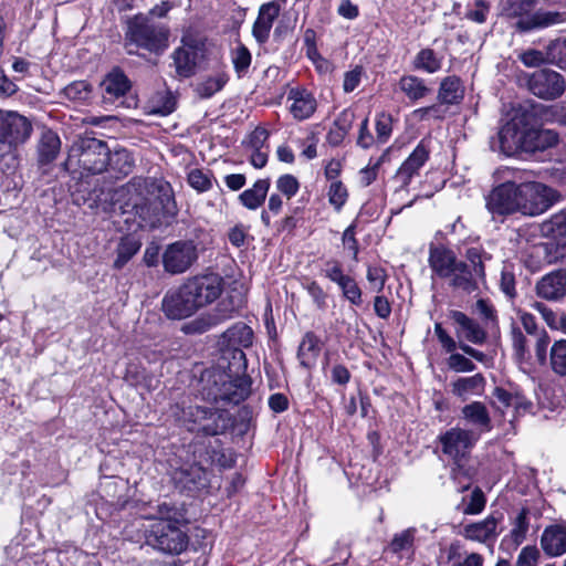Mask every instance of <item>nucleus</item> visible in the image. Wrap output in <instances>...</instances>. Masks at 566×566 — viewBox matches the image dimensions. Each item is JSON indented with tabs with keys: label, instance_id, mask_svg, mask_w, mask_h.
I'll return each mask as SVG.
<instances>
[{
	"label": "nucleus",
	"instance_id": "nucleus-26",
	"mask_svg": "<svg viewBox=\"0 0 566 566\" xmlns=\"http://www.w3.org/2000/svg\"><path fill=\"white\" fill-rule=\"evenodd\" d=\"M460 260L454 252L442 245L431 247L429 252V265L432 272L440 279H446Z\"/></svg>",
	"mask_w": 566,
	"mask_h": 566
},
{
	"label": "nucleus",
	"instance_id": "nucleus-41",
	"mask_svg": "<svg viewBox=\"0 0 566 566\" xmlns=\"http://www.w3.org/2000/svg\"><path fill=\"white\" fill-rule=\"evenodd\" d=\"M176 101L168 92H158L150 99L148 109L150 114L169 115L175 111Z\"/></svg>",
	"mask_w": 566,
	"mask_h": 566
},
{
	"label": "nucleus",
	"instance_id": "nucleus-27",
	"mask_svg": "<svg viewBox=\"0 0 566 566\" xmlns=\"http://www.w3.org/2000/svg\"><path fill=\"white\" fill-rule=\"evenodd\" d=\"M462 418L475 427L474 431L480 434L490 432L493 428L492 420L486 406L481 401H473L461 409Z\"/></svg>",
	"mask_w": 566,
	"mask_h": 566
},
{
	"label": "nucleus",
	"instance_id": "nucleus-61",
	"mask_svg": "<svg viewBox=\"0 0 566 566\" xmlns=\"http://www.w3.org/2000/svg\"><path fill=\"white\" fill-rule=\"evenodd\" d=\"M276 188L287 197V199H291L296 195L300 188V184L297 179L293 175H283L276 180Z\"/></svg>",
	"mask_w": 566,
	"mask_h": 566
},
{
	"label": "nucleus",
	"instance_id": "nucleus-45",
	"mask_svg": "<svg viewBox=\"0 0 566 566\" xmlns=\"http://www.w3.org/2000/svg\"><path fill=\"white\" fill-rule=\"evenodd\" d=\"M92 93V86L86 81H74L63 88V95L73 102L83 103Z\"/></svg>",
	"mask_w": 566,
	"mask_h": 566
},
{
	"label": "nucleus",
	"instance_id": "nucleus-17",
	"mask_svg": "<svg viewBox=\"0 0 566 566\" xmlns=\"http://www.w3.org/2000/svg\"><path fill=\"white\" fill-rule=\"evenodd\" d=\"M520 321L523 329L534 340V350L538 364L545 365L547 360V348L551 342L547 332L538 327L535 317L530 313H520Z\"/></svg>",
	"mask_w": 566,
	"mask_h": 566
},
{
	"label": "nucleus",
	"instance_id": "nucleus-56",
	"mask_svg": "<svg viewBox=\"0 0 566 566\" xmlns=\"http://www.w3.org/2000/svg\"><path fill=\"white\" fill-rule=\"evenodd\" d=\"M415 533L416 530L411 527L396 534L390 542V551L394 553H400L411 548L415 539Z\"/></svg>",
	"mask_w": 566,
	"mask_h": 566
},
{
	"label": "nucleus",
	"instance_id": "nucleus-43",
	"mask_svg": "<svg viewBox=\"0 0 566 566\" xmlns=\"http://www.w3.org/2000/svg\"><path fill=\"white\" fill-rule=\"evenodd\" d=\"M465 258L475 277L483 281L485 277L484 261L491 259L490 254L479 248H469L465 252Z\"/></svg>",
	"mask_w": 566,
	"mask_h": 566
},
{
	"label": "nucleus",
	"instance_id": "nucleus-20",
	"mask_svg": "<svg viewBox=\"0 0 566 566\" xmlns=\"http://www.w3.org/2000/svg\"><path fill=\"white\" fill-rule=\"evenodd\" d=\"M290 112L297 120L310 118L317 108V102L314 95L305 88H291L287 94Z\"/></svg>",
	"mask_w": 566,
	"mask_h": 566
},
{
	"label": "nucleus",
	"instance_id": "nucleus-15",
	"mask_svg": "<svg viewBox=\"0 0 566 566\" xmlns=\"http://www.w3.org/2000/svg\"><path fill=\"white\" fill-rule=\"evenodd\" d=\"M189 291L182 284L176 290L168 291L161 302L165 315L170 319H184L198 311Z\"/></svg>",
	"mask_w": 566,
	"mask_h": 566
},
{
	"label": "nucleus",
	"instance_id": "nucleus-58",
	"mask_svg": "<svg viewBox=\"0 0 566 566\" xmlns=\"http://www.w3.org/2000/svg\"><path fill=\"white\" fill-rule=\"evenodd\" d=\"M181 516V512L176 505L163 502L157 505V515L155 521H167L177 524Z\"/></svg>",
	"mask_w": 566,
	"mask_h": 566
},
{
	"label": "nucleus",
	"instance_id": "nucleus-18",
	"mask_svg": "<svg viewBox=\"0 0 566 566\" xmlns=\"http://www.w3.org/2000/svg\"><path fill=\"white\" fill-rule=\"evenodd\" d=\"M450 318L455 323V335L459 339L464 338L465 340L482 345L486 340V332L484 328L473 318L469 317L461 311H451L449 314Z\"/></svg>",
	"mask_w": 566,
	"mask_h": 566
},
{
	"label": "nucleus",
	"instance_id": "nucleus-34",
	"mask_svg": "<svg viewBox=\"0 0 566 566\" xmlns=\"http://www.w3.org/2000/svg\"><path fill=\"white\" fill-rule=\"evenodd\" d=\"M499 150L505 156H512L520 147L521 134L517 125L505 124L497 133Z\"/></svg>",
	"mask_w": 566,
	"mask_h": 566
},
{
	"label": "nucleus",
	"instance_id": "nucleus-59",
	"mask_svg": "<svg viewBox=\"0 0 566 566\" xmlns=\"http://www.w3.org/2000/svg\"><path fill=\"white\" fill-rule=\"evenodd\" d=\"M356 144L363 149H369L378 145L376 136H374L369 129L368 117H365L359 125Z\"/></svg>",
	"mask_w": 566,
	"mask_h": 566
},
{
	"label": "nucleus",
	"instance_id": "nucleus-1",
	"mask_svg": "<svg viewBox=\"0 0 566 566\" xmlns=\"http://www.w3.org/2000/svg\"><path fill=\"white\" fill-rule=\"evenodd\" d=\"M116 196L124 203V212H134L142 227L156 228L178 212L171 186L163 179L135 177Z\"/></svg>",
	"mask_w": 566,
	"mask_h": 566
},
{
	"label": "nucleus",
	"instance_id": "nucleus-63",
	"mask_svg": "<svg viewBox=\"0 0 566 566\" xmlns=\"http://www.w3.org/2000/svg\"><path fill=\"white\" fill-rule=\"evenodd\" d=\"M324 275L337 285L347 276L343 272L342 264L337 260H328L325 262Z\"/></svg>",
	"mask_w": 566,
	"mask_h": 566
},
{
	"label": "nucleus",
	"instance_id": "nucleus-47",
	"mask_svg": "<svg viewBox=\"0 0 566 566\" xmlns=\"http://www.w3.org/2000/svg\"><path fill=\"white\" fill-rule=\"evenodd\" d=\"M318 338L317 336L312 333L307 332L298 346V357L301 358V361L303 365L306 364V359H314L318 353H319V346H318Z\"/></svg>",
	"mask_w": 566,
	"mask_h": 566
},
{
	"label": "nucleus",
	"instance_id": "nucleus-51",
	"mask_svg": "<svg viewBox=\"0 0 566 566\" xmlns=\"http://www.w3.org/2000/svg\"><path fill=\"white\" fill-rule=\"evenodd\" d=\"M188 184L191 188L199 192H205L212 187V175L202 169H191L187 177Z\"/></svg>",
	"mask_w": 566,
	"mask_h": 566
},
{
	"label": "nucleus",
	"instance_id": "nucleus-44",
	"mask_svg": "<svg viewBox=\"0 0 566 566\" xmlns=\"http://www.w3.org/2000/svg\"><path fill=\"white\" fill-rule=\"evenodd\" d=\"M250 394V381L247 378H238L229 384L222 398L232 403H239Z\"/></svg>",
	"mask_w": 566,
	"mask_h": 566
},
{
	"label": "nucleus",
	"instance_id": "nucleus-12",
	"mask_svg": "<svg viewBox=\"0 0 566 566\" xmlns=\"http://www.w3.org/2000/svg\"><path fill=\"white\" fill-rule=\"evenodd\" d=\"M486 208L493 214L521 212L520 185L505 180L495 187L486 198Z\"/></svg>",
	"mask_w": 566,
	"mask_h": 566
},
{
	"label": "nucleus",
	"instance_id": "nucleus-32",
	"mask_svg": "<svg viewBox=\"0 0 566 566\" xmlns=\"http://www.w3.org/2000/svg\"><path fill=\"white\" fill-rule=\"evenodd\" d=\"M61 140L56 133L51 129L42 132L38 145V160L40 165L51 164L59 155Z\"/></svg>",
	"mask_w": 566,
	"mask_h": 566
},
{
	"label": "nucleus",
	"instance_id": "nucleus-8",
	"mask_svg": "<svg viewBox=\"0 0 566 566\" xmlns=\"http://www.w3.org/2000/svg\"><path fill=\"white\" fill-rule=\"evenodd\" d=\"M197 259V248L192 241H176L168 244L161 255L164 270L172 275L187 272Z\"/></svg>",
	"mask_w": 566,
	"mask_h": 566
},
{
	"label": "nucleus",
	"instance_id": "nucleus-54",
	"mask_svg": "<svg viewBox=\"0 0 566 566\" xmlns=\"http://www.w3.org/2000/svg\"><path fill=\"white\" fill-rule=\"evenodd\" d=\"M527 513L528 511L523 509L516 516L511 530L510 537L515 545H520L526 537L528 531Z\"/></svg>",
	"mask_w": 566,
	"mask_h": 566
},
{
	"label": "nucleus",
	"instance_id": "nucleus-36",
	"mask_svg": "<svg viewBox=\"0 0 566 566\" xmlns=\"http://www.w3.org/2000/svg\"><path fill=\"white\" fill-rule=\"evenodd\" d=\"M228 81L229 75L226 72H218L200 82L196 87V92L201 98H210L221 91Z\"/></svg>",
	"mask_w": 566,
	"mask_h": 566
},
{
	"label": "nucleus",
	"instance_id": "nucleus-62",
	"mask_svg": "<svg viewBox=\"0 0 566 566\" xmlns=\"http://www.w3.org/2000/svg\"><path fill=\"white\" fill-rule=\"evenodd\" d=\"M367 280L373 289L379 293L384 290L387 280L386 271L380 266H368Z\"/></svg>",
	"mask_w": 566,
	"mask_h": 566
},
{
	"label": "nucleus",
	"instance_id": "nucleus-6",
	"mask_svg": "<svg viewBox=\"0 0 566 566\" xmlns=\"http://www.w3.org/2000/svg\"><path fill=\"white\" fill-rule=\"evenodd\" d=\"M526 85L533 95L545 101L560 97L566 90L563 75L551 69H541L527 74Z\"/></svg>",
	"mask_w": 566,
	"mask_h": 566
},
{
	"label": "nucleus",
	"instance_id": "nucleus-39",
	"mask_svg": "<svg viewBox=\"0 0 566 566\" xmlns=\"http://www.w3.org/2000/svg\"><path fill=\"white\" fill-rule=\"evenodd\" d=\"M474 474V469L467 464V460L454 461V465L451 470V478L458 485L459 492L469 490Z\"/></svg>",
	"mask_w": 566,
	"mask_h": 566
},
{
	"label": "nucleus",
	"instance_id": "nucleus-55",
	"mask_svg": "<svg viewBox=\"0 0 566 566\" xmlns=\"http://www.w3.org/2000/svg\"><path fill=\"white\" fill-rule=\"evenodd\" d=\"M486 499L481 489L475 488L470 496L468 503H464L462 513L465 515L480 514L485 507Z\"/></svg>",
	"mask_w": 566,
	"mask_h": 566
},
{
	"label": "nucleus",
	"instance_id": "nucleus-53",
	"mask_svg": "<svg viewBox=\"0 0 566 566\" xmlns=\"http://www.w3.org/2000/svg\"><path fill=\"white\" fill-rule=\"evenodd\" d=\"M328 201L336 211H340L348 198L347 188L339 180H335L328 188Z\"/></svg>",
	"mask_w": 566,
	"mask_h": 566
},
{
	"label": "nucleus",
	"instance_id": "nucleus-22",
	"mask_svg": "<svg viewBox=\"0 0 566 566\" xmlns=\"http://www.w3.org/2000/svg\"><path fill=\"white\" fill-rule=\"evenodd\" d=\"M536 292L548 301L563 298L566 295V271L558 270L543 276L536 285Z\"/></svg>",
	"mask_w": 566,
	"mask_h": 566
},
{
	"label": "nucleus",
	"instance_id": "nucleus-14",
	"mask_svg": "<svg viewBox=\"0 0 566 566\" xmlns=\"http://www.w3.org/2000/svg\"><path fill=\"white\" fill-rule=\"evenodd\" d=\"M495 400L493 407L499 410L503 416L509 409L513 411V422L516 418L534 412V403L528 399L524 392L518 388L504 389L496 387L493 391Z\"/></svg>",
	"mask_w": 566,
	"mask_h": 566
},
{
	"label": "nucleus",
	"instance_id": "nucleus-11",
	"mask_svg": "<svg viewBox=\"0 0 566 566\" xmlns=\"http://www.w3.org/2000/svg\"><path fill=\"white\" fill-rule=\"evenodd\" d=\"M479 439L478 431L455 427L440 436V443L444 454L452 458L453 461H459L467 460Z\"/></svg>",
	"mask_w": 566,
	"mask_h": 566
},
{
	"label": "nucleus",
	"instance_id": "nucleus-25",
	"mask_svg": "<svg viewBox=\"0 0 566 566\" xmlns=\"http://www.w3.org/2000/svg\"><path fill=\"white\" fill-rule=\"evenodd\" d=\"M444 280L448 281L449 286L453 290L462 291L468 294L478 290V282L480 281L472 273L470 265L464 261H459L457 266L452 269Z\"/></svg>",
	"mask_w": 566,
	"mask_h": 566
},
{
	"label": "nucleus",
	"instance_id": "nucleus-49",
	"mask_svg": "<svg viewBox=\"0 0 566 566\" xmlns=\"http://www.w3.org/2000/svg\"><path fill=\"white\" fill-rule=\"evenodd\" d=\"M113 169L122 175H128L135 165L132 154L126 149L116 150L113 156L109 155V164Z\"/></svg>",
	"mask_w": 566,
	"mask_h": 566
},
{
	"label": "nucleus",
	"instance_id": "nucleus-2",
	"mask_svg": "<svg viewBox=\"0 0 566 566\" xmlns=\"http://www.w3.org/2000/svg\"><path fill=\"white\" fill-rule=\"evenodd\" d=\"M536 4L537 0H502L500 14L521 33L566 22V12L534 11Z\"/></svg>",
	"mask_w": 566,
	"mask_h": 566
},
{
	"label": "nucleus",
	"instance_id": "nucleus-16",
	"mask_svg": "<svg viewBox=\"0 0 566 566\" xmlns=\"http://www.w3.org/2000/svg\"><path fill=\"white\" fill-rule=\"evenodd\" d=\"M503 521V514L494 512L483 521L470 523L463 526L462 535L470 541L485 543L494 541L497 535V526Z\"/></svg>",
	"mask_w": 566,
	"mask_h": 566
},
{
	"label": "nucleus",
	"instance_id": "nucleus-13",
	"mask_svg": "<svg viewBox=\"0 0 566 566\" xmlns=\"http://www.w3.org/2000/svg\"><path fill=\"white\" fill-rule=\"evenodd\" d=\"M429 155L430 149L427 143L421 140L392 177V181L397 185L395 195L407 191L412 179L419 176L420 169L429 159Z\"/></svg>",
	"mask_w": 566,
	"mask_h": 566
},
{
	"label": "nucleus",
	"instance_id": "nucleus-24",
	"mask_svg": "<svg viewBox=\"0 0 566 566\" xmlns=\"http://www.w3.org/2000/svg\"><path fill=\"white\" fill-rule=\"evenodd\" d=\"M541 546L549 557L562 556L566 553V526L551 525L541 537Z\"/></svg>",
	"mask_w": 566,
	"mask_h": 566
},
{
	"label": "nucleus",
	"instance_id": "nucleus-40",
	"mask_svg": "<svg viewBox=\"0 0 566 566\" xmlns=\"http://www.w3.org/2000/svg\"><path fill=\"white\" fill-rule=\"evenodd\" d=\"M549 366L554 374L566 377V339L557 340L551 347Z\"/></svg>",
	"mask_w": 566,
	"mask_h": 566
},
{
	"label": "nucleus",
	"instance_id": "nucleus-4",
	"mask_svg": "<svg viewBox=\"0 0 566 566\" xmlns=\"http://www.w3.org/2000/svg\"><path fill=\"white\" fill-rule=\"evenodd\" d=\"M125 31L126 46L135 45L151 53H160L168 46V29L145 14H136L127 20ZM128 53H133L128 49Z\"/></svg>",
	"mask_w": 566,
	"mask_h": 566
},
{
	"label": "nucleus",
	"instance_id": "nucleus-10",
	"mask_svg": "<svg viewBox=\"0 0 566 566\" xmlns=\"http://www.w3.org/2000/svg\"><path fill=\"white\" fill-rule=\"evenodd\" d=\"M32 132L31 123L13 111L0 109V143L15 148L25 143Z\"/></svg>",
	"mask_w": 566,
	"mask_h": 566
},
{
	"label": "nucleus",
	"instance_id": "nucleus-9",
	"mask_svg": "<svg viewBox=\"0 0 566 566\" xmlns=\"http://www.w3.org/2000/svg\"><path fill=\"white\" fill-rule=\"evenodd\" d=\"M521 212L535 216L546 211L555 200V191L541 182L520 185Z\"/></svg>",
	"mask_w": 566,
	"mask_h": 566
},
{
	"label": "nucleus",
	"instance_id": "nucleus-48",
	"mask_svg": "<svg viewBox=\"0 0 566 566\" xmlns=\"http://www.w3.org/2000/svg\"><path fill=\"white\" fill-rule=\"evenodd\" d=\"M376 139L378 145L386 144L392 133V116L381 112L375 118Z\"/></svg>",
	"mask_w": 566,
	"mask_h": 566
},
{
	"label": "nucleus",
	"instance_id": "nucleus-30",
	"mask_svg": "<svg viewBox=\"0 0 566 566\" xmlns=\"http://www.w3.org/2000/svg\"><path fill=\"white\" fill-rule=\"evenodd\" d=\"M437 97L441 104H459L464 97V86L461 78L457 75L442 78Z\"/></svg>",
	"mask_w": 566,
	"mask_h": 566
},
{
	"label": "nucleus",
	"instance_id": "nucleus-46",
	"mask_svg": "<svg viewBox=\"0 0 566 566\" xmlns=\"http://www.w3.org/2000/svg\"><path fill=\"white\" fill-rule=\"evenodd\" d=\"M251 53L243 44H239L231 51V61L239 77L247 74L251 64Z\"/></svg>",
	"mask_w": 566,
	"mask_h": 566
},
{
	"label": "nucleus",
	"instance_id": "nucleus-28",
	"mask_svg": "<svg viewBox=\"0 0 566 566\" xmlns=\"http://www.w3.org/2000/svg\"><path fill=\"white\" fill-rule=\"evenodd\" d=\"M451 392L461 400H468L471 396H481L485 388V378L482 374L469 377H459L451 384Z\"/></svg>",
	"mask_w": 566,
	"mask_h": 566
},
{
	"label": "nucleus",
	"instance_id": "nucleus-5",
	"mask_svg": "<svg viewBox=\"0 0 566 566\" xmlns=\"http://www.w3.org/2000/svg\"><path fill=\"white\" fill-rule=\"evenodd\" d=\"M146 542L166 554H180L188 544V537L177 524L154 521L146 531Z\"/></svg>",
	"mask_w": 566,
	"mask_h": 566
},
{
	"label": "nucleus",
	"instance_id": "nucleus-21",
	"mask_svg": "<svg viewBox=\"0 0 566 566\" xmlns=\"http://www.w3.org/2000/svg\"><path fill=\"white\" fill-rule=\"evenodd\" d=\"M198 59L197 46L182 39V45L172 53V61L177 76L187 78L195 74Z\"/></svg>",
	"mask_w": 566,
	"mask_h": 566
},
{
	"label": "nucleus",
	"instance_id": "nucleus-29",
	"mask_svg": "<svg viewBox=\"0 0 566 566\" xmlns=\"http://www.w3.org/2000/svg\"><path fill=\"white\" fill-rule=\"evenodd\" d=\"M104 99L113 103L116 98L124 96L130 88V82L119 70L109 72L102 82Z\"/></svg>",
	"mask_w": 566,
	"mask_h": 566
},
{
	"label": "nucleus",
	"instance_id": "nucleus-60",
	"mask_svg": "<svg viewBox=\"0 0 566 566\" xmlns=\"http://www.w3.org/2000/svg\"><path fill=\"white\" fill-rule=\"evenodd\" d=\"M518 59L527 67H536L545 62H548L547 51L544 53L535 49H528L526 51H523L518 55Z\"/></svg>",
	"mask_w": 566,
	"mask_h": 566
},
{
	"label": "nucleus",
	"instance_id": "nucleus-38",
	"mask_svg": "<svg viewBox=\"0 0 566 566\" xmlns=\"http://www.w3.org/2000/svg\"><path fill=\"white\" fill-rule=\"evenodd\" d=\"M140 249V242L132 237L120 240L116 250L114 268L120 270Z\"/></svg>",
	"mask_w": 566,
	"mask_h": 566
},
{
	"label": "nucleus",
	"instance_id": "nucleus-3",
	"mask_svg": "<svg viewBox=\"0 0 566 566\" xmlns=\"http://www.w3.org/2000/svg\"><path fill=\"white\" fill-rule=\"evenodd\" d=\"M108 164L109 149L105 142L95 137H81L71 146L64 167L71 172L97 175L102 174Z\"/></svg>",
	"mask_w": 566,
	"mask_h": 566
},
{
	"label": "nucleus",
	"instance_id": "nucleus-35",
	"mask_svg": "<svg viewBox=\"0 0 566 566\" xmlns=\"http://www.w3.org/2000/svg\"><path fill=\"white\" fill-rule=\"evenodd\" d=\"M443 56L439 55L430 48L421 49L413 57L412 65L415 70L428 74L437 73L441 70Z\"/></svg>",
	"mask_w": 566,
	"mask_h": 566
},
{
	"label": "nucleus",
	"instance_id": "nucleus-31",
	"mask_svg": "<svg viewBox=\"0 0 566 566\" xmlns=\"http://www.w3.org/2000/svg\"><path fill=\"white\" fill-rule=\"evenodd\" d=\"M398 87L411 103L423 99L431 93L426 80L411 74L402 75L399 78Z\"/></svg>",
	"mask_w": 566,
	"mask_h": 566
},
{
	"label": "nucleus",
	"instance_id": "nucleus-50",
	"mask_svg": "<svg viewBox=\"0 0 566 566\" xmlns=\"http://www.w3.org/2000/svg\"><path fill=\"white\" fill-rule=\"evenodd\" d=\"M547 60L560 69H566V38L556 39L547 45Z\"/></svg>",
	"mask_w": 566,
	"mask_h": 566
},
{
	"label": "nucleus",
	"instance_id": "nucleus-19",
	"mask_svg": "<svg viewBox=\"0 0 566 566\" xmlns=\"http://www.w3.org/2000/svg\"><path fill=\"white\" fill-rule=\"evenodd\" d=\"M172 480L178 489L188 492H196L208 485L207 471L198 464L176 470L172 473Z\"/></svg>",
	"mask_w": 566,
	"mask_h": 566
},
{
	"label": "nucleus",
	"instance_id": "nucleus-33",
	"mask_svg": "<svg viewBox=\"0 0 566 566\" xmlns=\"http://www.w3.org/2000/svg\"><path fill=\"white\" fill-rule=\"evenodd\" d=\"M269 189L270 180L259 179L251 188L245 189L239 195V201L247 209L256 210L264 203Z\"/></svg>",
	"mask_w": 566,
	"mask_h": 566
},
{
	"label": "nucleus",
	"instance_id": "nucleus-42",
	"mask_svg": "<svg viewBox=\"0 0 566 566\" xmlns=\"http://www.w3.org/2000/svg\"><path fill=\"white\" fill-rule=\"evenodd\" d=\"M527 138L533 142V145L528 146L532 150H543L555 146L558 142V135L551 129L532 130L527 134Z\"/></svg>",
	"mask_w": 566,
	"mask_h": 566
},
{
	"label": "nucleus",
	"instance_id": "nucleus-7",
	"mask_svg": "<svg viewBox=\"0 0 566 566\" xmlns=\"http://www.w3.org/2000/svg\"><path fill=\"white\" fill-rule=\"evenodd\" d=\"M198 310L218 300L223 291V279L217 273L197 275L185 283Z\"/></svg>",
	"mask_w": 566,
	"mask_h": 566
},
{
	"label": "nucleus",
	"instance_id": "nucleus-23",
	"mask_svg": "<svg viewBox=\"0 0 566 566\" xmlns=\"http://www.w3.org/2000/svg\"><path fill=\"white\" fill-rule=\"evenodd\" d=\"M280 12V6L275 1L264 3L259 9L258 18L252 28V34L258 43L263 44L270 36L274 20Z\"/></svg>",
	"mask_w": 566,
	"mask_h": 566
},
{
	"label": "nucleus",
	"instance_id": "nucleus-52",
	"mask_svg": "<svg viewBox=\"0 0 566 566\" xmlns=\"http://www.w3.org/2000/svg\"><path fill=\"white\" fill-rule=\"evenodd\" d=\"M343 296L353 305L359 306L363 303L361 290L357 282L349 275H347L339 284Z\"/></svg>",
	"mask_w": 566,
	"mask_h": 566
},
{
	"label": "nucleus",
	"instance_id": "nucleus-37",
	"mask_svg": "<svg viewBox=\"0 0 566 566\" xmlns=\"http://www.w3.org/2000/svg\"><path fill=\"white\" fill-rule=\"evenodd\" d=\"M511 340L516 361L521 366L528 364L531 357L528 350V339L523 334L522 329L515 324H513L511 327Z\"/></svg>",
	"mask_w": 566,
	"mask_h": 566
},
{
	"label": "nucleus",
	"instance_id": "nucleus-57",
	"mask_svg": "<svg viewBox=\"0 0 566 566\" xmlns=\"http://www.w3.org/2000/svg\"><path fill=\"white\" fill-rule=\"evenodd\" d=\"M448 367L455 373H472L475 370V364L459 353H452L447 359Z\"/></svg>",
	"mask_w": 566,
	"mask_h": 566
},
{
	"label": "nucleus",
	"instance_id": "nucleus-64",
	"mask_svg": "<svg viewBox=\"0 0 566 566\" xmlns=\"http://www.w3.org/2000/svg\"><path fill=\"white\" fill-rule=\"evenodd\" d=\"M539 552L535 546H525L518 554L516 566H536Z\"/></svg>",
	"mask_w": 566,
	"mask_h": 566
}]
</instances>
